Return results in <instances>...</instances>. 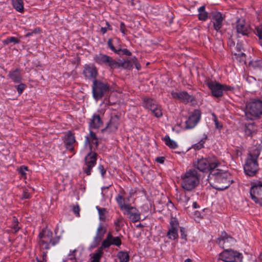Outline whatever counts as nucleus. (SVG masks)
I'll return each mask as SVG.
<instances>
[{
    "label": "nucleus",
    "mask_w": 262,
    "mask_h": 262,
    "mask_svg": "<svg viewBox=\"0 0 262 262\" xmlns=\"http://www.w3.org/2000/svg\"><path fill=\"white\" fill-rule=\"evenodd\" d=\"M106 231V228L102 224H100L97 229L96 235L90 247L91 249H94L99 245L100 243L103 239Z\"/></svg>",
    "instance_id": "nucleus-17"
},
{
    "label": "nucleus",
    "mask_w": 262,
    "mask_h": 262,
    "mask_svg": "<svg viewBox=\"0 0 262 262\" xmlns=\"http://www.w3.org/2000/svg\"><path fill=\"white\" fill-rule=\"evenodd\" d=\"M30 198V194L29 192L27 191H24L22 195L23 199H28Z\"/></svg>",
    "instance_id": "nucleus-56"
},
{
    "label": "nucleus",
    "mask_w": 262,
    "mask_h": 262,
    "mask_svg": "<svg viewBox=\"0 0 262 262\" xmlns=\"http://www.w3.org/2000/svg\"><path fill=\"white\" fill-rule=\"evenodd\" d=\"M143 101V106L146 109L151 108L153 105H155L157 103L156 101L153 99L148 98V97H143L142 98Z\"/></svg>",
    "instance_id": "nucleus-30"
},
{
    "label": "nucleus",
    "mask_w": 262,
    "mask_h": 262,
    "mask_svg": "<svg viewBox=\"0 0 262 262\" xmlns=\"http://www.w3.org/2000/svg\"><path fill=\"white\" fill-rule=\"evenodd\" d=\"M119 117L118 115L112 116L110 119V122L107 123L106 127L103 129V131L108 132H114L118 129L119 124Z\"/></svg>",
    "instance_id": "nucleus-21"
},
{
    "label": "nucleus",
    "mask_w": 262,
    "mask_h": 262,
    "mask_svg": "<svg viewBox=\"0 0 262 262\" xmlns=\"http://www.w3.org/2000/svg\"><path fill=\"white\" fill-rule=\"evenodd\" d=\"M208 180L210 185L213 188L218 190H225L230 185L229 174L219 169L210 171Z\"/></svg>",
    "instance_id": "nucleus-2"
},
{
    "label": "nucleus",
    "mask_w": 262,
    "mask_h": 262,
    "mask_svg": "<svg viewBox=\"0 0 262 262\" xmlns=\"http://www.w3.org/2000/svg\"><path fill=\"white\" fill-rule=\"evenodd\" d=\"M94 59L99 64H105L111 69H115L119 66V63L111 57L102 54L96 55Z\"/></svg>",
    "instance_id": "nucleus-12"
},
{
    "label": "nucleus",
    "mask_w": 262,
    "mask_h": 262,
    "mask_svg": "<svg viewBox=\"0 0 262 262\" xmlns=\"http://www.w3.org/2000/svg\"><path fill=\"white\" fill-rule=\"evenodd\" d=\"M219 164L220 162L217 158L213 157L198 160L196 163L194 164V166L200 171L205 172L214 170Z\"/></svg>",
    "instance_id": "nucleus-8"
},
{
    "label": "nucleus",
    "mask_w": 262,
    "mask_h": 262,
    "mask_svg": "<svg viewBox=\"0 0 262 262\" xmlns=\"http://www.w3.org/2000/svg\"><path fill=\"white\" fill-rule=\"evenodd\" d=\"M192 206L194 208H197L199 207V205L197 204L196 202L193 203Z\"/></svg>",
    "instance_id": "nucleus-62"
},
{
    "label": "nucleus",
    "mask_w": 262,
    "mask_h": 262,
    "mask_svg": "<svg viewBox=\"0 0 262 262\" xmlns=\"http://www.w3.org/2000/svg\"><path fill=\"white\" fill-rule=\"evenodd\" d=\"M106 26L107 27V28H108V30H112L111 26L109 24V23L107 21L106 22Z\"/></svg>",
    "instance_id": "nucleus-63"
},
{
    "label": "nucleus",
    "mask_w": 262,
    "mask_h": 262,
    "mask_svg": "<svg viewBox=\"0 0 262 262\" xmlns=\"http://www.w3.org/2000/svg\"><path fill=\"white\" fill-rule=\"evenodd\" d=\"M107 30L108 29L106 27L101 28V32L103 34H105L107 32Z\"/></svg>",
    "instance_id": "nucleus-60"
},
{
    "label": "nucleus",
    "mask_w": 262,
    "mask_h": 262,
    "mask_svg": "<svg viewBox=\"0 0 262 262\" xmlns=\"http://www.w3.org/2000/svg\"><path fill=\"white\" fill-rule=\"evenodd\" d=\"M150 110L157 118H160L163 115L161 106L157 103L153 105Z\"/></svg>",
    "instance_id": "nucleus-29"
},
{
    "label": "nucleus",
    "mask_w": 262,
    "mask_h": 262,
    "mask_svg": "<svg viewBox=\"0 0 262 262\" xmlns=\"http://www.w3.org/2000/svg\"><path fill=\"white\" fill-rule=\"evenodd\" d=\"M171 95L172 98L179 100L183 103H191L192 104H193L195 103L194 97L188 94L186 91L177 92L172 91L171 92Z\"/></svg>",
    "instance_id": "nucleus-13"
},
{
    "label": "nucleus",
    "mask_w": 262,
    "mask_h": 262,
    "mask_svg": "<svg viewBox=\"0 0 262 262\" xmlns=\"http://www.w3.org/2000/svg\"><path fill=\"white\" fill-rule=\"evenodd\" d=\"M228 42H229V46H230L231 50H232V49H234V47L235 46L234 41H233L231 39H230V40H229Z\"/></svg>",
    "instance_id": "nucleus-58"
},
{
    "label": "nucleus",
    "mask_w": 262,
    "mask_h": 262,
    "mask_svg": "<svg viewBox=\"0 0 262 262\" xmlns=\"http://www.w3.org/2000/svg\"><path fill=\"white\" fill-rule=\"evenodd\" d=\"M250 66L255 69H261L262 68V60H256L254 61H251L250 62Z\"/></svg>",
    "instance_id": "nucleus-37"
},
{
    "label": "nucleus",
    "mask_w": 262,
    "mask_h": 262,
    "mask_svg": "<svg viewBox=\"0 0 262 262\" xmlns=\"http://www.w3.org/2000/svg\"><path fill=\"white\" fill-rule=\"evenodd\" d=\"M121 244L122 242L120 237L114 236L111 232H108L106 238L103 241L101 246L104 249H107L112 245L119 247Z\"/></svg>",
    "instance_id": "nucleus-16"
},
{
    "label": "nucleus",
    "mask_w": 262,
    "mask_h": 262,
    "mask_svg": "<svg viewBox=\"0 0 262 262\" xmlns=\"http://www.w3.org/2000/svg\"><path fill=\"white\" fill-rule=\"evenodd\" d=\"M76 139L74 134L71 131H68L64 136L63 143L67 149L74 151L73 144L75 143Z\"/></svg>",
    "instance_id": "nucleus-19"
},
{
    "label": "nucleus",
    "mask_w": 262,
    "mask_h": 262,
    "mask_svg": "<svg viewBox=\"0 0 262 262\" xmlns=\"http://www.w3.org/2000/svg\"><path fill=\"white\" fill-rule=\"evenodd\" d=\"M165 158L164 157H158L156 159V161L159 163H163L164 162Z\"/></svg>",
    "instance_id": "nucleus-57"
},
{
    "label": "nucleus",
    "mask_w": 262,
    "mask_h": 262,
    "mask_svg": "<svg viewBox=\"0 0 262 262\" xmlns=\"http://www.w3.org/2000/svg\"><path fill=\"white\" fill-rule=\"evenodd\" d=\"M206 139L207 136H205V137L202 139L198 143L193 145V148L195 149L199 150L204 147V144L205 143Z\"/></svg>",
    "instance_id": "nucleus-38"
},
{
    "label": "nucleus",
    "mask_w": 262,
    "mask_h": 262,
    "mask_svg": "<svg viewBox=\"0 0 262 262\" xmlns=\"http://www.w3.org/2000/svg\"><path fill=\"white\" fill-rule=\"evenodd\" d=\"M102 125V121L99 115L94 114L90 119L89 126L91 128H98Z\"/></svg>",
    "instance_id": "nucleus-27"
},
{
    "label": "nucleus",
    "mask_w": 262,
    "mask_h": 262,
    "mask_svg": "<svg viewBox=\"0 0 262 262\" xmlns=\"http://www.w3.org/2000/svg\"><path fill=\"white\" fill-rule=\"evenodd\" d=\"M99 141L95 133L90 131L89 135L85 137L84 144L85 146L89 145L91 151L95 150L97 148Z\"/></svg>",
    "instance_id": "nucleus-18"
},
{
    "label": "nucleus",
    "mask_w": 262,
    "mask_h": 262,
    "mask_svg": "<svg viewBox=\"0 0 262 262\" xmlns=\"http://www.w3.org/2000/svg\"><path fill=\"white\" fill-rule=\"evenodd\" d=\"M20 42V40L17 38L13 36L8 37L6 39L3 40L4 45H8L10 43L17 44Z\"/></svg>",
    "instance_id": "nucleus-36"
},
{
    "label": "nucleus",
    "mask_w": 262,
    "mask_h": 262,
    "mask_svg": "<svg viewBox=\"0 0 262 262\" xmlns=\"http://www.w3.org/2000/svg\"><path fill=\"white\" fill-rule=\"evenodd\" d=\"M73 211L77 216H80V208L78 205L74 206L73 207Z\"/></svg>",
    "instance_id": "nucleus-50"
},
{
    "label": "nucleus",
    "mask_w": 262,
    "mask_h": 262,
    "mask_svg": "<svg viewBox=\"0 0 262 262\" xmlns=\"http://www.w3.org/2000/svg\"><path fill=\"white\" fill-rule=\"evenodd\" d=\"M179 223L178 220L175 217L171 219L169 226L168 227V231L166 235L169 239L175 240L178 239V227Z\"/></svg>",
    "instance_id": "nucleus-14"
},
{
    "label": "nucleus",
    "mask_w": 262,
    "mask_h": 262,
    "mask_svg": "<svg viewBox=\"0 0 262 262\" xmlns=\"http://www.w3.org/2000/svg\"><path fill=\"white\" fill-rule=\"evenodd\" d=\"M97 156L96 152L94 151H90L84 158V164L95 166L96 164Z\"/></svg>",
    "instance_id": "nucleus-26"
},
{
    "label": "nucleus",
    "mask_w": 262,
    "mask_h": 262,
    "mask_svg": "<svg viewBox=\"0 0 262 262\" xmlns=\"http://www.w3.org/2000/svg\"><path fill=\"white\" fill-rule=\"evenodd\" d=\"M235 240L227 234L225 232L222 233L218 238V244L224 250L220 254L217 262H241L242 254L233 250L229 248L234 245Z\"/></svg>",
    "instance_id": "nucleus-1"
},
{
    "label": "nucleus",
    "mask_w": 262,
    "mask_h": 262,
    "mask_svg": "<svg viewBox=\"0 0 262 262\" xmlns=\"http://www.w3.org/2000/svg\"><path fill=\"white\" fill-rule=\"evenodd\" d=\"M223 17L222 14L216 12L213 14L211 22L213 23L214 29L217 32L222 33L221 29L223 25Z\"/></svg>",
    "instance_id": "nucleus-20"
},
{
    "label": "nucleus",
    "mask_w": 262,
    "mask_h": 262,
    "mask_svg": "<svg viewBox=\"0 0 262 262\" xmlns=\"http://www.w3.org/2000/svg\"><path fill=\"white\" fill-rule=\"evenodd\" d=\"M77 251L76 250H74L73 251H70V253L69 254V256H71L70 259L71 260L75 259V253Z\"/></svg>",
    "instance_id": "nucleus-55"
},
{
    "label": "nucleus",
    "mask_w": 262,
    "mask_h": 262,
    "mask_svg": "<svg viewBox=\"0 0 262 262\" xmlns=\"http://www.w3.org/2000/svg\"><path fill=\"white\" fill-rule=\"evenodd\" d=\"M234 55L235 56V58L238 59L239 57H242L243 59H246V54L241 51H238V52H235Z\"/></svg>",
    "instance_id": "nucleus-47"
},
{
    "label": "nucleus",
    "mask_w": 262,
    "mask_h": 262,
    "mask_svg": "<svg viewBox=\"0 0 262 262\" xmlns=\"http://www.w3.org/2000/svg\"><path fill=\"white\" fill-rule=\"evenodd\" d=\"M39 240L38 244L41 250H49L51 246H54L58 243L59 237H53V233L48 230H42L39 234Z\"/></svg>",
    "instance_id": "nucleus-6"
},
{
    "label": "nucleus",
    "mask_w": 262,
    "mask_h": 262,
    "mask_svg": "<svg viewBox=\"0 0 262 262\" xmlns=\"http://www.w3.org/2000/svg\"><path fill=\"white\" fill-rule=\"evenodd\" d=\"M107 83H104L100 80L94 79L93 81L92 93L96 100L101 99L109 90Z\"/></svg>",
    "instance_id": "nucleus-10"
},
{
    "label": "nucleus",
    "mask_w": 262,
    "mask_h": 262,
    "mask_svg": "<svg viewBox=\"0 0 262 262\" xmlns=\"http://www.w3.org/2000/svg\"><path fill=\"white\" fill-rule=\"evenodd\" d=\"M122 67H123L124 68H125V69H130L132 67V64L131 62L129 60H127V61H124L122 63Z\"/></svg>",
    "instance_id": "nucleus-48"
},
{
    "label": "nucleus",
    "mask_w": 262,
    "mask_h": 262,
    "mask_svg": "<svg viewBox=\"0 0 262 262\" xmlns=\"http://www.w3.org/2000/svg\"><path fill=\"white\" fill-rule=\"evenodd\" d=\"M14 87L17 90L18 93L20 95L22 94L24 90L27 88V85L24 83H20L18 85H15Z\"/></svg>",
    "instance_id": "nucleus-40"
},
{
    "label": "nucleus",
    "mask_w": 262,
    "mask_h": 262,
    "mask_svg": "<svg viewBox=\"0 0 262 262\" xmlns=\"http://www.w3.org/2000/svg\"><path fill=\"white\" fill-rule=\"evenodd\" d=\"M213 116H214V121L215 123V125L216 128H218V129H221L223 127L222 125L220 124L216 116L213 114Z\"/></svg>",
    "instance_id": "nucleus-51"
},
{
    "label": "nucleus",
    "mask_w": 262,
    "mask_h": 262,
    "mask_svg": "<svg viewBox=\"0 0 262 262\" xmlns=\"http://www.w3.org/2000/svg\"><path fill=\"white\" fill-rule=\"evenodd\" d=\"M206 84L211 90L212 96L216 98L222 97L224 91H233L234 89L232 86L221 84L216 81H207Z\"/></svg>",
    "instance_id": "nucleus-9"
},
{
    "label": "nucleus",
    "mask_w": 262,
    "mask_h": 262,
    "mask_svg": "<svg viewBox=\"0 0 262 262\" xmlns=\"http://www.w3.org/2000/svg\"><path fill=\"white\" fill-rule=\"evenodd\" d=\"M201 112L199 110H195L185 121V128L189 129L194 128L200 121Z\"/></svg>",
    "instance_id": "nucleus-15"
},
{
    "label": "nucleus",
    "mask_w": 262,
    "mask_h": 262,
    "mask_svg": "<svg viewBox=\"0 0 262 262\" xmlns=\"http://www.w3.org/2000/svg\"><path fill=\"white\" fill-rule=\"evenodd\" d=\"M255 127L253 123H248L245 125V134L246 136H252L255 133Z\"/></svg>",
    "instance_id": "nucleus-32"
},
{
    "label": "nucleus",
    "mask_w": 262,
    "mask_h": 262,
    "mask_svg": "<svg viewBox=\"0 0 262 262\" xmlns=\"http://www.w3.org/2000/svg\"><path fill=\"white\" fill-rule=\"evenodd\" d=\"M36 30H34V31H33V32H28V33H27L26 34V37H29V36H32V35L33 34V33H36Z\"/></svg>",
    "instance_id": "nucleus-61"
},
{
    "label": "nucleus",
    "mask_w": 262,
    "mask_h": 262,
    "mask_svg": "<svg viewBox=\"0 0 262 262\" xmlns=\"http://www.w3.org/2000/svg\"><path fill=\"white\" fill-rule=\"evenodd\" d=\"M236 29L238 34L243 35H247L249 33L248 26L246 25L244 20L239 18L236 21Z\"/></svg>",
    "instance_id": "nucleus-23"
},
{
    "label": "nucleus",
    "mask_w": 262,
    "mask_h": 262,
    "mask_svg": "<svg viewBox=\"0 0 262 262\" xmlns=\"http://www.w3.org/2000/svg\"><path fill=\"white\" fill-rule=\"evenodd\" d=\"M181 237L184 239L185 241H187V234L186 233L185 229L184 227L180 228Z\"/></svg>",
    "instance_id": "nucleus-46"
},
{
    "label": "nucleus",
    "mask_w": 262,
    "mask_h": 262,
    "mask_svg": "<svg viewBox=\"0 0 262 262\" xmlns=\"http://www.w3.org/2000/svg\"><path fill=\"white\" fill-rule=\"evenodd\" d=\"M120 42V39L118 38H116L115 39L110 38L107 41V46L114 53L120 54V50H121V46L118 44V46L115 47L114 45H116L117 43H119Z\"/></svg>",
    "instance_id": "nucleus-25"
},
{
    "label": "nucleus",
    "mask_w": 262,
    "mask_h": 262,
    "mask_svg": "<svg viewBox=\"0 0 262 262\" xmlns=\"http://www.w3.org/2000/svg\"><path fill=\"white\" fill-rule=\"evenodd\" d=\"M97 209L99 212V218L100 220H104L105 218V214L106 212L105 208H100L97 207Z\"/></svg>",
    "instance_id": "nucleus-43"
},
{
    "label": "nucleus",
    "mask_w": 262,
    "mask_h": 262,
    "mask_svg": "<svg viewBox=\"0 0 262 262\" xmlns=\"http://www.w3.org/2000/svg\"><path fill=\"white\" fill-rule=\"evenodd\" d=\"M47 252H44L43 251L42 252V261L43 262V261H46L47 260Z\"/></svg>",
    "instance_id": "nucleus-59"
},
{
    "label": "nucleus",
    "mask_w": 262,
    "mask_h": 262,
    "mask_svg": "<svg viewBox=\"0 0 262 262\" xmlns=\"http://www.w3.org/2000/svg\"><path fill=\"white\" fill-rule=\"evenodd\" d=\"M255 29L256 34L258 36L259 39H262V25L256 27Z\"/></svg>",
    "instance_id": "nucleus-44"
},
{
    "label": "nucleus",
    "mask_w": 262,
    "mask_h": 262,
    "mask_svg": "<svg viewBox=\"0 0 262 262\" xmlns=\"http://www.w3.org/2000/svg\"><path fill=\"white\" fill-rule=\"evenodd\" d=\"M250 194L251 199L262 206V181H256L251 183Z\"/></svg>",
    "instance_id": "nucleus-11"
},
{
    "label": "nucleus",
    "mask_w": 262,
    "mask_h": 262,
    "mask_svg": "<svg viewBox=\"0 0 262 262\" xmlns=\"http://www.w3.org/2000/svg\"><path fill=\"white\" fill-rule=\"evenodd\" d=\"M117 257L120 260V262H128L129 256L127 252L124 251H120L117 254Z\"/></svg>",
    "instance_id": "nucleus-35"
},
{
    "label": "nucleus",
    "mask_w": 262,
    "mask_h": 262,
    "mask_svg": "<svg viewBox=\"0 0 262 262\" xmlns=\"http://www.w3.org/2000/svg\"><path fill=\"white\" fill-rule=\"evenodd\" d=\"M120 52H122V54L126 55L127 56H130L132 55V53L127 49H122L121 48Z\"/></svg>",
    "instance_id": "nucleus-54"
},
{
    "label": "nucleus",
    "mask_w": 262,
    "mask_h": 262,
    "mask_svg": "<svg viewBox=\"0 0 262 262\" xmlns=\"http://www.w3.org/2000/svg\"><path fill=\"white\" fill-rule=\"evenodd\" d=\"M12 4L14 8L19 12L24 11L23 2L21 0H12Z\"/></svg>",
    "instance_id": "nucleus-33"
},
{
    "label": "nucleus",
    "mask_w": 262,
    "mask_h": 262,
    "mask_svg": "<svg viewBox=\"0 0 262 262\" xmlns=\"http://www.w3.org/2000/svg\"><path fill=\"white\" fill-rule=\"evenodd\" d=\"M125 193L124 191V190H122V191H120V192H119V193L117 196H118V195H119V194H121V195H123V198H124V200H125V203H126V204H129V203H128V202H129V199H130V196L125 197V196H124Z\"/></svg>",
    "instance_id": "nucleus-53"
},
{
    "label": "nucleus",
    "mask_w": 262,
    "mask_h": 262,
    "mask_svg": "<svg viewBox=\"0 0 262 262\" xmlns=\"http://www.w3.org/2000/svg\"><path fill=\"white\" fill-rule=\"evenodd\" d=\"M98 169L99 170V171L101 173V176L103 178H104V175L106 172V170L104 169L103 166L102 165H99V166L98 167Z\"/></svg>",
    "instance_id": "nucleus-52"
},
{
    "label": "nucleus",
    "mask_w": 262,
    "mask_h": 262,
    "mask_svg": "<svg viewBox=\"0 0 262 262\" xmlns=\"http://www.w3.org/2000/svg\"><path fill=\"white\" fill-rule=\"evenodd\" d=\"M95 166H92L91 165H84L83 166L82 169L83 172L86 173L87 176H90L91 174V171L93 167Z\"/></svg>",
    "instance_id": "nucleus-39"
},
{
    "label": "nucleus",
    "mask_w": 262,
    "mask_h": 262,
    "mask_svg": "<svg viewBox=\"0 0 262 262\" xmlns=\"http://www.w3.org/2000/svg\"><path fill=\"white\" fill-rule=\"evenodd\" d=\"M104 249H105L101 245V246L99 247L98 249L93 253V255L92 257V260L95 261L96 262H100V259L104 253Z\"/></svg>",
    "instance_id": "nucleus-28"
},
{
    "label": "nucleus",
    "mask_w": 262,
    "mask_h": 262,
    "mask_svg": "<svg viewBox=\"0 0 262 262\" xmlns=\"http://www.w3.org/2000/svg\"><path fill=\"white\" fill-rule=\"evenodd\" d=\"M28 170V167L26 166H21L18 169V172L22 176H25L26 174V171Z\"/></svg>",
    "instance_id": "nucleus-45"
},
{
    "label": "nucleus",
    "mask_w": 262,
    "mask_h": 262,
    "mask_svg": "<svg viewBox=\"0 0 262 262\" xmlns=\"http://www.w3.org/2000/svg\"><path fill=\"white\" fill-rule=\"evenodd\" d=\"M237 59L239 61L241 62H245V61H246V59H243V58L242 57H239Z\"/></svg>",
    "instance_id": "nucleus-64"
},
{
    "label": "nucleus",
    "mask_w": 262,
    "mask_h": 262,
    "mask_svg": "<svg viewBox=\"0 0 262 262\" xmlns=\"http://www.w3.org/2000/svg\"><path fill=\"white\" fill-rule=\"evenodd\" d=\"M245 115L249 120L257 119L262 115V101L254 99L246 105Z\"/></svg>",
    "instance_id": "nucleus-7"
},
{
    "label": "nucleus",
    "mask_w": 262,
    "mask_h": 262,
    "mask_svg": "<svg viewBox=\"0 0 262 262\" xmlns=\"http://www.w3.org/2000/svg\"><path fill=\"white\" fill-rule=\"evenodd\" d=\"M120 29L121 32L124 34L126 35L127 34V30L125 28V25L123 22H121L120 25Z\"/></svg>",
    "instance_id": "nucleus-49"
},
{
    "label": "nucleus",
    "mask_w": 262,
    "mask_h": 262,
    "mask_svg": "<svg viewBox=\"0 0 262 262\" xmlns=\"http://www.w3.org/2000/svg\"><path fill=\"white\" fill-rule=\"evenodd\" d=\"M243 49V46L241 42H237L236 45L234 46V49H232V53L234 54L235 52H238Z\"/></svg>",
    "instance_id": "nucleus-42"
},
{
    "label": "nucleus",
    "mask_w": 262,
    "mask_h": 262,
    "mask_svg": "<svg viewBox=\"0 0 262 262\" xmlns=\"http://www.w3.org/2000/svg\"><path fill=\"white\" fill-rule=\"evenodd\" d=\"M84 76L88 79H96L97 70L94 66L86 65L83 71Z\"/></svg>",
    "instance_id": "nucleus-22"
},
{
    "label": "nucleus",
    "mask_w": 262,
    "mask_h": 262,
    "mask_svg": "<svg viewBox=\"0 0 262 262\" xmlns=\"http://www.w3.org/2000/svg\"><path fill=\"white\" fill-rule=\"evenodd\" d=\"M13 229L14 230L15 232H17L19 229L18 226V221L15 216H13L12 219Z\"/></svg>",
    "instance_id": "nucleus-41"
},
{
    "label": "nucleus",
    "mask_w": 262,
    "mask_h": 262,
    "mask_svg": "<svg viewBox=\"0 0 262 262\" xmlns=\"http://www.w3.org/2000/svg\"><path fill=\"white\" fill-rule=\"evenodd\" d=\"M21 70L19 68L16 69L15 70L10 71L8 74V77L15 83H20L23 78L21 75Z\"/></svg>",
    "instance_id": "nucleus-24"
},
{
    "label": "nucleus",
    "mask_w": 262,
    "mask_h": 262,
    "mask_svg": "<svg viewBox=\"0 0 262 262\" xmlns=\"http://www.w3.org/2000/svg\"><path fill=\"white\" fill-rule=\"evenodd\" d=\"M259 155L260 152L257 149L249 154L244 165V172L246 175L253 177L258 172L259 168L257 159Z\"/></svg>",
    "instance_id": "nucleus-3"
},
{
    "label": "nucleus",
    "mask_w": 262,
    "mask_h": 262,
    "mask_svg": "<svg viewBox=\"0 0 262 262\" xmlns=\"http://www.w3.org/2000/svg\"><path fill=\"white\" fill-rule=\"evenodd\" d=\"M198 18L200 20L205 21L208 18V13L205 11V6H202L198 9Z\"/></svg>",
    "instance_id": "nucleus-31"
},
{
    "label": "nucleus",
    "mask_w": 262,
    "mask_h": 262,
    "mask_svg": "<svg viewBox=\"0 0 262 262\" xmlns=\"http://www.w3.org/2000/svg\"><path fill=\"white\" fill-rule=\"evenodd\" d=\"M164 141L165 144L168 146L169 148L172 149H175L178 147L177 143L171 140L168 135H166L164 138Z\"/></svg>",
    "instance_id": "nucleus-34"
},
{
    "label": "nucleus",
    "mask_w": 262,
    "mask_h": 262,
    "mask_svg": "<svg viewBox=\"0 0 262 262\" xmlns=\"http://www.w3.org/2000/svg\"><path fill=\"white\" fill-rule=\"evenodd\" d=\"M200 177L195 169H191L187 171L182 177V188L187 191L192 190L199 185Z\"/></svg>",
    "instance_id": "nucleus-4"
},
{
    "label": "nucleus",
    "mask_w": 262,
    "mask_h": 262,
    "mask_svg": "<svg viewBox=\"0 0 262 262\" xmlns=\"http://www.w3.org/2000/svg\"><path fill=\"white\" fill-rule=\"evenodd\" d=\"M116 201L118 203L120 209L122 211H125L124 214L126 213L128 215V218L133 223H136L140 220V213L136 208L130 205L129 204H126L123 195L119 194L116 197Z\"/></svg>",
    "instance_id": "nucleus-5"
}]
</instances>
